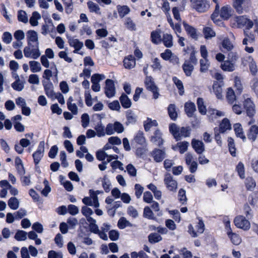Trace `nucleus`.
<instances>
[{"instance_id": "nucleus-1", "label": "nucleus", "mask_w": 258, "mask_h": 258, "mask_svg": "<svg viewBox=\"0 0 258 258\" xmlns=\"http://www.w3.org/2000/svg\"><path fill=\"white\" fill-rule=\"evenodd\" d=\"M233 10L231 7L229 5H226L219 8V14L215 19H211L213 22L217 25L222 27L224 26V23L222 20L227 21L232 16Z\"/></svg>"}, {"instance_id": "nucleus-2", "label": "nucleus", "mask_w": 258, "mask_h": 258, "mask_svg": "<svg viewBox=\"0 0 258 258\" xmlns=\"http://www.w3.org/2000/svg\"><path fill=\"white\" fill-rule=\"evenodd\" d=\"M190 6L193 9L201 13L207 12L210 8L208 0H190Z\"/></svg>"}, {"instance_id": "nucleus-3", "label": "nucleus", "mask_w": 258, "mask_h": 258, "mask_svg": "<svg viewBox=\"0 0 258 258\" xmlns=\"http://www.w3.org/2000/svg\"><path fill=\"white\" fill-rule=\"evenodd\" d=\"M23 52L26 57L34 59H37L41 55L38 44L28 45L24 47Z\"/></svg>"}, {"instance_id": "nucleus-4", "label": "nucleus", "mask_w": 258, "mask_h": 258, "mask_svg": "<svg viewBox=\"0 0 258 258\" xmlns=\"http://www.w3.org/2000/svg\"><path fill=\"white\" fill-rule=\"evenodd\" d=\"M234 223L235 226L244 230H248L250 227V224L248 219L242 215H238L235 217Z\"/></svg>"}, {"instance_id": "nucleus-5", "label": "nucleus", "mask_w": 258, "mask_h": 258, "mask_svg": "<svg viewBox=\"0 0 258 258\" xmlns=\"http://www.w3.org/2000/svg\"><path fill=\"white\" fill-rule=\"evenodd\" d=\"M145 84L146 89L153 93V98L155 99H157L159 96L158 88L155 84L152 77L151 76H147L145 79Z\"/></svg>"}, {"instance_id": "nucleus-6", "label": "nucleus", "mask_w": 258, "mask_h": 258, "mask_svg": "<svg viewBox=\"0 0 258 258\" xmlns=\"http://www.w3.org/2000/svg\"><path fill=\"white\" fill-rule=\"evenodd\" d=\"M45 143L44 141H41L38 145L37 150L34 152L32 155L34 162L35 165H38L42 158L44 156V153Z\"/></svg>"}, {"instance_id": "nucleus-7", "label": "nucleus", "mask_w": 258, "mask_h": 258, "mask_svg": "<svg viewBox=\"0 0 258 258\" xmlns=\"http://www.w3.org/2000/svg\"><path fill=\"white\" fill-rule=\"evenodd\" d=\"M243 107L245 110L247 115L250 118H253L255 113V105L251 99L247 98L243 101Z\"/></svg>"}, {"instance_id": "nucleus-8", "label": "nucleus", "mask_w": 258, "mask_h": 258, "mask_svg": "<svg viewBox=\"0 0 258 258\" xmlns=\"http://www.w3.org/2000/svg\"><path fill=\"white\" fill-rule=\"evenodd\" d=\"M104 89V93L107 97L109 98L113 97L116 93L114 81L111 79H107L105 81Z\"/></svg>"}, {"instance_id": "nucleus-9", "label": "nucleus", "mask_w": 258, "mask_h": 258, "mask_svg": "<svg viewBox=\"0 0 258 258\" xmlns=\"http://www.w3.org/2000/svg\"><path fill=\"white\" fill-rule=\"evenodd\" d=\"M170 6L168 2H164L162 6L163 11L165 12L167 17V21L170 24L171 27L174 30L175 33L177 34V23L174 24L171 15L169 12L170 11Z\"/></svg>"}, {"instance_id": "nucleus-10", "label": "nucleus", "mask_w": 258, "mask_h": 258, "mask_svg": "<svg viewBox=\"0 0 258 258\" xmlns=\"http://www.w3.org/2000/svg\"><path fill=\"white\" fill-rule=\"evenodd\" d=\"M185 161L188 166L189 170L191 173H195L198 168V163L194 160L192 155L190 153H187L185 155Z\"/></svg>"}, {"instance_id": "nucleus-11", "label": "nucleus", "mask_w": 258, "mask_h": 258, "mask_svg": "<svg viewBox=\"0 0 258 258\" xmlns=\"http://www.w3.org/2000/svg\"><path fill=\"white\" fill-rule=\"evenodd\" d=\"M246 136L248 140L251 143L255 142L258 136V125L256 124L251 125L246 132Z\"/></svg>"}, {"instance_id": "nucleus-12", "label": "nucleus", "mask_w": 258, "mask_h": 258, "mask_svg": "<svg viewBox=\"0 0 258 258\" xmlns=\"http://www.w3.org/2000/svg\"><path fill=\"white\" fill-rule=\"evenodd\" d=\"M67 38L68 40V43L70 46L75 48V50L73 51L74 53H78V51L83 47V43L80 41L79 39H75L68 35H67Z\"/></svg>"}, {"instance_id": "nucleus-13", "label": "nucleus", "mask_w": 258, "mask_h": 258, "mask_svg": "<svg viewBox=\"0 0 258 258\" xmlns=\"http://www.w3.org/2000/svg\"><path fill=\"white\" fill-rule=\"evenodd\" d=\"M231 124L227 118H224L220 122L219 127H215L214 130L219 131L221 134L225 133L227 131L231 130Z\"/></svg>"}, {"instance_id": "nucleus-14", "label": "nucleus", "mask_w": 258, "mask_h": 258, "mask_svg": "<svg viewBox=\"0 0 258 258\" xmlns=\"http://www.w3.org/2000/svg\"><path fill=\"white\" fill-rule=\"evenodd\" d=\"M164 183L167 188L170 191L175 190L177 183L176 180L173 179V177L170 173H166L164 178Z\"/></svg>"}, {"instance_id": "nucleus-15", "label": "nucleus", "mask_w": 258, "mask_h": 258, "mask_svg": "<svg viewBox=\"0 0 258 258\" xmlns=\"http://www.w3.org/2000/svg\"><path fill=\"white\" fill-rule=\"evenodd\" d=\"M191 144L192 148L197 154L201 155L205 151V145L202 141L193 139L191 140Z\"/></svg>"}, {"instance_id": "nucleus-16", "label": "nucleus", "mask_w": 258, "mask_h": 258, "mask_svg": "<svg viewBox=\"0 0 258 258\" xmlns=\"http://www.w3.org/2000/svg\"><path fill=\"white\" fill-rule=\"evenodd\" d=\"M233 129L237 138L241 139L243 142H246V137L244 135L243 128L240 123H236L233 124Z\"/></svg>"}, {"instance_id": "nucleus-17", "label": "nucleus", "mask_w": 258, "mask_h": 258, "mask_svg": "<svg viewBox=\"0 0 258 258\" xmlns=\"http://www.w3.org/2000/svg\"><path fill=\"white\" fill-rule=\"evenodd\" d=\"M43 85L46 95L48 98L53 99L55 93L53 91V85L51 82H43Z\"/></svg>"}, {"instance_id": "nucleus-18", "label": "nucleus", "mask_w": 258, "mask_h": 258, "mask_svg": "<svg viewBox=\"0 0 258 258\" xmlns=\"http://www.w3.org/2000/svg\"><path fill=\"white\" fill-rule=\"evenodd\" d=\"M151 154L154 160L157 162H161L166 156L165 151L159 149H154Z\"/></svg>"}, {"instance_id": "nucleus-19", "label": "nucleus", "mask_w": 258, "mask_h": 258, "mask_svg": "<svg viewBox=\"0 0 258 258\" xmlns=\"http://www.w3.org/2000/svg\"><path fill=\"white\" fill-rule=\"evenodd\" d=\"M196 110V107L194 102L189 101L184 104V111L188 117H192Z\"/></svg>"}, {"instance_id": "nucleus-20", "label": "nucleus", "mask_w": 258, "mask_h": 258, "mask_svg": "<svg viewBox=\"0 0 258 258\" xmlns=\"http://www.w3.org/2000/svg\"><path fill=\"white\" fill-rule=\"evenodd\" d=\"M224 83H219L218 81H214L213 84V90L216 97L218 99L222 98V87Z\"/></svg>"}, {"instance_id": "nucleus-21", "label": "nucleus", "mask_w": 258, "mask_h": 258, "mask_svg": "<svg viewBox=\"0 0 258 258\" xmlns=\"http://www.w3.org/2000/svg\"><path fill=\"white\" fill-rule=\"evenodd\" d=\"M123 62L125 68L127 69L134 68L136 66L135 58L132 55H129L125 57Z\"/></svg>"}, {"instance_id": "nucleus-22", "label": "nucleus", "mask_w": 258, "mask_h": 258, "mask_svg": "<svg viewBox=\"0 0 258 258\" xmlns=\"http://www.w3.org/2000/svg\"><path fill=\"white\" fill-rule=\"evenodd\" d=\"M151 141L155 145L161 146L163 143V140L162 138V133L159 130H156L154 135L151 137Z\"/></svg>"}, {"instance_id": "nucleus-23", "label": "nucleus", "mask_w": 258, "mask_h": 258, "mask_svg": "<svg viewBox=\"0 0 258 258\" xmlns=\"http://www.w3.org/2000/svg\"><path fill=\"white\" fill-rule=\"evenodd\" d=\"M28 45L32 44L31 42H34L39 45L38 35L34 30H29L27 33Z\"/></svg>"}, {"instance_id": "nucleus-24", "label": "nucleus", "mask_w": 258, "mask_h": 258, "mask_svg": "<svg viewBox=\"0 0 258 258\" xmlns=\"http://www.w3.org/2000/svg\"><path fill=\"white\" fill-rule=\"evenodd\" d=\"M196 64H194L193 63H190L189 61H184V63L182 64V68L186 76H191L192 73L194 70V66Z\"/></svg>"}, {"instance_id": "nucleus-25", "label": "nucleus", "mask_w": 258, "mask_h": 258, "mask_svg": "<svg viewBox=\"0 0 258 258\" xmlns=\"http://www.w3.org/2000/svg\"><path fill=\"white\" fill-rule=\"evenodd\" d=\"M116 9L119 14V16L121 19L124 18L131 12L130 8L126 5L121 6L118 5L116 6Z\"/></svg>"}, {"instance_id": "nucleus-26", "label": "nucleus", "mask_w": 258, "mask_h": 258, "mask_svg": "<svg viewBox=\"0 0 258 258\" xmlns=\"http://www.w3.org/2000/svg\"><path fill=\"white\" fill-rule=\"evenodd\" d=\"M183 26L187 34L189 36L195 39H198V36L196 28L186 23H184Z\"/></svg>"}, {"instance_id": "nucleus-27", "label": "nucleus", "mask_w": 258, "mask_h": 258, "mask_svg": "<svg viewBox=\"0 0 258 258\" xmlns=\"http://www.w3.org/2000/svg\"><path fill=\"white\" fill-rule=\"evenodd\" d=\"M119 101L122 107L125 109L129 108L132 106V101L124 93H122L119 97Z\"/></svg>"}, {"instance_id": "nucleus-28", "label": "nucleus", "mask_w": 258, "mask_h": 258, "mask_svg": "<svg viewBox=\"0 0 258 258\" xmlns=\"http://www.w3.org/2000/svg\"><path fill=\"white\" fill-rule=\"evenodd\" d=\"M134 140L139 145L142 146H147L146 139L142 131H139L138 132L134 137Z\"/></svg>"}, {"instance_id": "nucleus-29", "label": "nucleus", "mask_w": 258, "mask_h": 258, "mask_svg": "<svg viewBox=\"0 0 258 258\" xmlns=\"http://www.w3.org/2000/svg\"><path fill=\"white\" fill-rule=\"evenodd\" d=\"M244 184L247 190L253 191L256 186V182L252 177H247L244 181Z\"/></svg>"}, {"instance_id": "nucleus-30", "label": "nucleus", "mask_w": 258, "mask_h": 258, "mask_svg": "<svg viewBox=\"0 0 258 258\" xmlns=\"http://www.w3.org/2000/svg\"><path fill=\"white\" fill-rule=\"evenodd\" d=\"M161 31L160 30L153 31L151 33V38L152 42L156 44H159L162 42V38L160 34Z\"/></svg>"}, {"instance_id": "nucleus-31", "label": "nucleus", "mask_w": 258, "mask_h": 258, "mask_svg": "<svg viewBox=\"0 0 258 258\" xmlns=\"http://www.w3.org/2000/svg\"><path fill=\"white\" fill-rule=\"evenodd\" d=\"M221 68L225 72H232L234 70V66L231 61L227 60L221 63Z\"/></svg>"}, {"instance_id": "nucleus-32", "label": "nucleus", "mask_w": 258, "mask_h": 258, "mask_svg": "<svg viewBox=\"0 0 258 258\" xmlns=\"http://www.w3.org/2000/svg\"><path fill=\"white\" fill-rule=\"evenodd\" d=\"M226 99L230 104H233L236 100V96L234 90L232 88H228L226 93Z\"/></svg>"}, {"instance_id": "nucleus-33", "label": "nucleus", "mask_w": 258, "mask_h": 258, "mask_svg": "<svg viewBox=\"0 0 258 258\" xmlns=\"http://www.w3.org/2000/svg\"><path fill=\"white\" fill-rule=\"evenodd\" d=\"M161 40L166 47H171L173 45L172 36L171 34L168 33L164 34Z\"/></svg>"}, {"instance_id": "nucleus-34", "label": "nucleus", "mask_w": 258, "mask_h": 258, "mask_svg": "<svg viewBox=\"0 0 258 258\" xmlns=\"http://www.w3.org/2000/svg\"><path fill=\"white\" fill-rule=\"evenodd\" d=\"M126 118L127 119L126 125L135 124L137 121V116L132 110H128L126 112Z\"/></svg>"}, {"instance_id": "nucleus-35", "label": "nucleus", "mask_w": 258, "mask_h": 258, "mask_svg": "<svg viewBox=\"0 0 258 258\" xmlns=\"http://www.w3.org/2000/svg\"><path fill=\"white\" fill-rule=\"evenodd\" d=\"M197 104L199 112L202 115H205L207 112L206 107L204 104L203 99L200 97L198 98Z\"/></svg>"}, {"instance_id": "nucleus-36", "label": "nucleus", "mask_w": 258, "mask_h": 258, "mask_svg": "<svg viewBox=\"0 0 258 258\" xmlns=\"http://www.w3.org/2000/svg\"><path fill=\"white\" fill-rule=\"evenodd\" d=\"M235 170L241 179H243L245 178V168L242 162H238L236 166Z\"/></svg>"}, {"instance_id": "nucleus-37", "label": "nucleus", "mask_w": 258, "mask_h": 258, "mask_svg": "<svg viewBox=\"0 0 258 258\" xmlns=\"http://www.w3.org/2000/svg\"><path fill=\"white\" fill-rule=\"evenodd\" d=\"M124 25L130 31H135L136 29V24L130 17H126L124 19Z\"/></svg>"}, {"instance_id": "nucleus-38", "label": "nucleus", "mask_w": 258, "mask_h": 258, "mask_svg": "<svg viewBox=\"0 0 258 258\" xmlns=\"http://www.w3.org/2000/svg\"><path fill=\"white\" fill-rule=\"evenodd\" d=\"M117 226L120 229H124L126 227H132L133 224L124 217H121L117 223Z\"/></svg>"}, {"instance_id": "nucleus-39", "label": "nucleus", "mask_w": 258, "mask_h": 258, "mask_svg": "<svg viewBox=\"0 0 258 258\" xmlns=\"http://www.w3.org/2000/svg\"><path fill=\"white\" fill-rule=\"evenodd\" d=\"M96 131L97 136L99 137H104L105 135V132L104 130V126L102 123L101 121H99L97 123L94 127Z\"/></svg>"}, {"instance_id": "nucleus-40", "label": "nucleus", "mask_w": 258, "mask_h": 258, "mask_svg": "<svg viewBox=\"0 0 258 258\" xmlns=\"http://www.w3.org/2000/svg\"><path fill=\"white\" fill-rule=\"evenodd\" d=\"M244 0H233V7L236 10V12L241 14L243 12V9L242 7Z\"/></svg>"}, {"instance_id": "nucleus-41", "label": "nucleus", "mask_w": 258, "mask_h": 258, "mask_svg": "<svg viewBox=\"0 0 258 258\" xmlns=\"http://www.w3.org/2000/svg\"><path fill=\"white\" fill-rule=\"evenodd\" d=\"M227 235L233 244L237 245L241 243V239L238 234L231 232V233H228Z\"/></svg>"}, {"instance_id": "nucleus-42", "label": "nucleus", "mask_w": 258, "mask_h": 258, "mask_svg": "<svg viewBox=\"0 0 258 258\" xmlns=\"http://www.w3.org/2000/svg\"><path fill=\"white\" fill-rule=\"evenodd\" d=\"M162 239L161 236L157 233H152L148 236L149 241L152 244L157 243Z\"/></svg>"}, {"instance_id": "nucleus-43", "label": "nucleus", "mask_w": 258, "mask_h": 258, "mask_svg": "<svg viewBox=\"0 0 258 258\" xmlns=\"http://www.w3.org/2000/svg\"><path fill=\"white\" fill-rule=\"evenodd\" d=\"M30 70L32 73L39 72L41 70V67L38 61L32 60L29 61Z\"/></svg>"}, {"instance_id": "nucleus-44", "label": "nucleus", "mask_w": 258, "mask_h": 258, "mask_svg": "<svg viewBox=\"0 0 258 258\" xmlns=\"http://www.w3.org/2000/svg\"><path fill=\"white\" fill-rule=\"evenodd\" d=\"M40 18L41 16L38 12L36 11L33 12L32 15L29 20L30 24L32 26H37L38 24V20L40 19Z\"/></svg>"}, {"instance_id": "nucleus-45", "label": "nucleus", "mask_w": 258, "mask_h": 258, "mask_svg": "<svg viewBox=\"0 0 258 258\" xmlns=\"http://www.w3.org/2000/svg\"><path fill=\"white\" fill-rule=\"evenodd\" d=\"M203 34L206 39L211 38L216 36L215 32L209 27H205L204 28Z\"/></svg>"}, {"instance_id": "nucleus-46", "label": "nucleus", "mask_w": 258, "mask_h": 258, "mask_svg": "<svg viewBox=\"0 0 258 258\" xmlns=\"http://www.w3.org/2000/svg\"><path fill=\"white\" fill-rule=\"evenodd\" d=\"M200 72L202 73H205L207 72L210 67V63L208 58L201 59L200 60Z\"/></svg>"}, {"instance_id": "nucleus-47", "label": "nucleus", "mask_w": 258, "mask_h": 258, "mask_svg": "<svg viewBox=\"0 0 258 258\" xmlns=\"http://www.w3.org/2000/svg\"><path fill=\"white\" fill-rule=\"evenodd\" d=\"M8 205L12 210H17L19 207V202L15 197H11L8 201Z\"/></svg>"}, {"instance_id": "nucleus-48", "label": "nucleus", "mask_w": 258, "mask_h": 258, "mask_svg": "<svg viewBox=\"0 0 258 258\" xmlns=\"http://www.w3.org/2000/svg\"><path fill=\"white\" fill-rule=\"evenodd\" d=\"M12 87L17 91H21L24 88V83L21 82L19 77L12 84Z\"/></svg>"}, {"instance_id": "nucleus-49", "label": "nucleus", "mask_w": 258, "mask_h": 258, "mask_svg": "<svg viewBox=\"0 0 258 258\" xmlns=\"http://www.w3.org/2000/svg\"><path fill=\"white\" fill-rule=\"evenodd\" d=\"M172 53L169 49H166L164 52L160 54L161 57L165 60H169L171 62L173 63V58Z\"/></svg>"}, {"instance_id": "nucleus-50", "label": "nucleus", "mask_w": 258, "mask_h": 258, "mask_svg": "<svg viewBox=\"0 0 258 258\" xmlns=\"http://www.w3.org/2000/svg\"><path fill=\"white\" fill-rule=\"evenodd\" d=\"M158 125V123L156 120H152L151 119L148 118L146 121H144V126L145 131H149L150 128L153 126Z\"/></svg>"}, {"instance_id": "nucleus-51", "label": "nucleus", "mask_w": 258, "mask_h": 258, "mask_svg": "<svg viewBox=\"0 0 258 258\" xmlns=\"http://www.w3.org/2000/svg\"><path fill=\"white\" fill-rule=\"evenodd\" d=\"M27 233L23 230H18L15 235L17 241H25L27 239Z\"/></svg>"}, {"instance_id": "nucleus-52", "label": "nucleus", "mask_w": 258, "mask_h": 258, "mask_svg": "<svg viewBox=\"0 0 258 258\" xmlns=\"http://www.w3.org/2000/svg\"><path fill=\"white\" fill-rule=\"evenodd\" d=\"M191 129L189 126L186 127H182L180 130L179 133V128H178V138L180 136H182L185 138L189 137L190 135ZM179 139L178 138V140Z\"/></svg>"}, {"instance_id": "nucleus-53", "label": "nucleus", "mask_w": 258, "mask_h": 258, "mask_svg": "<svg viewBox=\"0 0 258 258\" xmlns=\"http://www.w3.org/2000/svg\"><path fill=\"white\" fill-rule=\"evenodd\" d=\"M234 87L236 89V92L237 94H240L242 92L243 87L240 78L235 77L234 78Z\"/></svg>"}, {"instance_id": "nucleus-54", "label": "nucleus", "mask_w": 258, "mask_h": 258, "mask_svg": "<svg viewBox=\"0 0 258 258\" xmlns=\"http://www.w3.org/2000/svg\"><path fill=\"white\" fill-rule=\"evenodd\" d=\"M87 6L91 12H95L96 14L100 13L99 6L92 1L87 3Z\"/></svg>"}, {"instance_id": "nucleus-55", "label": "nucleus", "mask_w": 258, "mask_h": 258, "mask_svg": "<svg viewBox=\"0 0 258 258\" xmlns=\"http://www.w3.org/2000/svg\"><path fill=\"white\" fill-rule=\"evenodd\" d=\"M186 191L183 188H180L178 190V201L182 204L185 205L187 203V199L185 195Z\"/></svg>"}, {"instance_id": "nucleus-56", "label": "nucleus", "mask_w": 258, "mask_h": 258, "mask_svg": "<svg viewBox=\"0 0 258 258\" xmlns=\"http://www.w3.org/2000/svg\"><path fill=\"white\" fill-rule=\"evenodd\" d=\"M169 115L171 119L175 120L177 116V113L175 111V106L174 104H170L168 108Z\"/></svg>"}, {"instance_id": "nucleus-57", "label": "nucleus", "mask_w": 258, "mask_h": 258, "mask_svg": "<svg viewBox=\"0 0 258 258\" xmlns=\"http://www.w3.org/2000/svg\"><path fill=\"white\" fill-rule=\"evenodd\" d=\"M18 20L19 22L27 23L28 22V17L25 11L19 10L18 13Z\"/></svg>"}, {"instance_id": "nucleus-58", "label": "nucleus", "mask_w": 258, "mask_h": 258, "mask_svg": "<svg viewBox=\"0 0 258 258\" xmlns=\"http://www.w3.org/2000/svg\"><path fill=\"white\" fill-rule=\"evenodd\" d=\"M143 216L148 219H154L155 217L151 209L149 207H145L144 209Z\"/></svg>"}, {"instance_id": "nucleus-59", "label": "nucleus", "mask_w": 258, "mask_h": 258, "mask_svg": "<svg viewBox=\"0 0 258 258\" xmlns=\"http://www.w3.org/2000/svg\"><path fill=\"white\" fill-rule=\"evenodd\" d=\"M243 212L248 219H251L252 217V211L247 203L244 205Z\"/></svg>"}, {"instance_id": "nucleus-60", "label": "nucleus", "mask_w": 258, "mask_h": 258, "mask_svg": "<svg viewBox=\"0 0 258 258\" xmlns=\"http://www.w3.org/2000/svg\"><path fill=\"white\" fill-rule=\"evenodd\" d=\"M222 47L228 51L232 49L233 46L228 38H224L222 42Z\"/></svg>"}, {"instance_id": "nucleus-61", "label": "nucleus", "mask_w": 258, "mask_h": 258, "mask_svg": "<svg viewBox=\"0 0 258 258\" xmlns=\"http://www.w3.org/2000/svg\"><path fill=\"white\" fill-rule=\"evenodd\" d=\"M105 78V76L103 74H95L92 76L91 81L92 83L97 84Z\"/></svg>"}, {"instance_id": "nucleus-62", "label": "nucleus", "mask_w": 258, "mask_h": 258, "mask_svg": "<svg viewBox=\"0 0 258 258\" xmlns=\"http://www.w3.org/2000/svg\"><path fill=\"white\" fill-rule=\"evenodd\" d=\"M189 143L186 141L178 143V150L180 153L183 154L187 150Z\"/></svg>"}, {"instance_id": "nucleus-63", "label": "nucleus", "mask_w": 258, "mask_h": 258, "mask_svg": "<svg viewBox=\"0 0 258 258\" xmlns=\"http://www.w3.org/2000/svg\"><path fill=\"white\" fill-rule=\"evenodd\" d=\"M82 125L84 128H86L90 122L89 115L87 113H83L81 116Z\"/></svg>"}, {"instance_id": "nucleus-64", "label": "nucleus", "mask_w": 258, "mask_h": 258, "mask_svg": "<svg viewBox=\"0 0 258 258\" xmlns=\"http://www.w3.org/2000/svg\"><path fill=\"white\" fill-rule=\"evenodd\" d=\"M258 200V193L257 192H253L251 194L248 198L249 203L251 205L254 206L256 203L257 202Z\"/></svg>"}]
</instances>
